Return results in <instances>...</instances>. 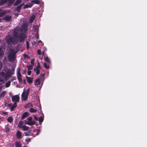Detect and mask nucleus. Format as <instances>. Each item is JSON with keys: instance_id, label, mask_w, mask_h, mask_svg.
Masks as SVG:
<instances>
[{"instance_id": "18", "label": "nucleus", "mask_w": 147, "mask_h": 147, "mask_svg": "<svg viewBox=\"0 0 147 147\" xmlns=\"http://www.w3.org/2000/svg\"><path fill=\"white\" fill-rule=\"evenodd\" d=\"M17 105V103L16 102H14L13 105H12L11 108V111H13L14 109L16 107Z\"/></svg>"}, {"instance_id": "52", "label": "nucleus", "mask_w": 147, "mask_h": 147, "mask_svg": "<svg viewBox=\"0 0 147 147\" xmlns=\"http://www.w3.org/2000/svg\"><path fill=\"white\" fill-rule=\"evenodd\" d=\"M3 113L5 115H7L8 114V112L5 111H4L3 112Z\"/></svg>"}, {"instance_id": "42", "label": "nucleus", "mask_w": 147, "mask_h": 147, "mask_svg": "<svg viewBox=\"0 0 147 147\" xmlns=\"http://www.w3.org/2000/svg\"><path fill=\"white\" fill-rule=\"evenodd\" d=\"M26 48L27 50H28L29 48V43L28 41H26Z\"/></svg>"}, {"instance_id": "43", "label": "nucleus", "mask_w": 147, "mask_h": 147, "mask_svg": "<svg viewBox=\"0 0 147 147\" xmlns=\"http://www.w3.org/2000/svg\"><path fill=\"white\" fill-rule=\"evenodd\" d=\"M44 66L45 67V68H46L47 69H49V66H48L47 65L46 63H44Z\"/></svg>"}, {"instance_id": "21", "label": "nucleus", "mask_w": 147, "mask_h": 147, "mask_svg": "<svg viewBox=\"0 0 147 147\" xmlns=\"http://www.w3.org/2000/svg\"><path fill=\"white\" fill-rule=\"evenodd\" d=\"M13 119L11 117H9L7 119V122L10 123H12L13 121Z\"/></svg>"}, {"instance_id": "56", "label": "nucleus", "mask_w": 147, "mask_h": 147, "mask_svg": "<svg viewBox=\"0 0 147 147\" xmlns=\"http://www.w3.org/2000/svg\"><path fill=\"white\" fill-rule=\"evenodd\" d=\"M36 38L37 39H38L39 38V36L38 34V33H37V34H36Z\"/></svg>"}, {"instance_id": "1", "label": "nucleus", "mask_w": 147, "mask_h": 147, "mask_svg": "<svg viewBox=\"0 0 147 147\" xmlns=\"http://www.w3.org/2000/svg\"><path fill=\"white\" fill-rule=\"evenodd\" d=\"M5 41L8 45L11 44L16 45L17 44L18 41V39L16 37H13L11 36L8 35L6 37Z\"/></svg>"}, {"instance_id": "20", "label": "nucleus", "mask_w": 147, "mask_h": 147, "mask_svg": "<svg viewBox=\"0 0 147 147\" xmlns=\"http://www.w3.org/2000/svg\"><path fill=\"white\" fill-rule=\"evenodd\" d=\"M35 18V16L34 15H32L29 19V21L30 23H32L33 22Z\"/></svg>"}, {"instance_id": "27", "label": "nucleus", "mask_w": 147, "mask_h": 147, "mask_svg": "<svg viewBox=\"0 0 147 147\" xmlns=\"http://www.w3.org/2000/svg\"><path fill=\"white\" fill-rule=\"evenodd\" d=\"M6 3L5 0H0V6H2Z\"/></svg>"}, {"instance_id": "53", "label": "nucleus", "mask_w": 147, "mask_h": 147, "mask_svg": "<svg viewBox=\"0 0 147 147\" xmlns=\"http://www.w3.org/2000/svg\"><path fill=\"white\" fill-rule=\"evenodd\" d=\"M45 74H41V75H40V77H42L43 78H44V76H45Z\"/></svg>"}, {"instance_id": "62", "label": "nucleus", "mask_w": 147, "mask_h": 147, "mask_svg": "<svg viewBox=\"0 0 147 147\" xmlns=\"http://www.w3.org/2000/svg\"><path fill=\"white\" fill-rule=\"evenodd\" d=\"M14 147V145L13 144H12L11 146H10L9 147Z\"/></svg>"}, {"instance_id": "48", "label": "nucleus", "mask_w": 147, "mask_h": 147, "mask_svg": "<svg viewBox=\"0 0 147 147\" xmlns=\"http://www.w3.org/2000/svg\"><path fill=\"white\" fill-rule=\"evenodd\" d=\"M33 116H34V119L36 121H38V118L35 115H34Z\"/></svg>"}, {"instance_id": "37", "label": "nucleus", "mask_w": 147, "mask_h": 147, "mask_svg": "<svg viewBox=\"0 0 147 147\" xmlns=\"http://www.w3.org/2000/svg\"><path fill=\"white\" fill-rule=\"evenodd\" d=\"M21 76H19V75L17 76L18 79V81H19V82H22V79L21 77Z\"/></svg>"}, {"instance_id": "17", "label": "nucleus", "mask_w": 147, "mask_h": 147, "mask_svg": "<svg viewBox=\"0 0 147 147\" xmlns=\"http://www.w3.org/2000/svg\"><path fill=\"white\" fill-rule=\"evenodd\" d=\"M4 55V51L2 50V47H0V58H2Z\"/></svg>"}, {"instance_id": "11", "label": "nucleus", "mask_w": 147, "mask_h": 147, "mask_svg": "<svg viewBox=\"0 0 147 147\" xmlns=\"http://www.w3.org/2000/svg\"><path fill=\"white\" fill-rule=\"evenodd\" d=\"M6 3H7L8 6H10L15 1V0H5Z\"/></svg>"}, {"instance_id": "32", "label": "nucleus", "mask_w": 147, "mask_h": 147, "mask_svg": "<svg viewBox=\"0 0 147 147\" xmlns=\"http://www.w3.org/2000/svg\"><path fill=\"white\" fill-rule=\"evenodd\" d=\"M20 67H18V68L17 69V75H19L20 76H22V75L20 72Z\"/></svg>"}, {"instance_id": "59", "label": "nucleus", "mask_w": 147, "mask_h": 147, "mask_svg": "<svg viewBox=\"0 0 147 147\" xmlns=\"http://www.w3.org/2000/svg\"><path fill=\"white\" fill-rule=\"evenodd\" d=\"M26 82V80L25 79H24L23 80V83L24 84H25Z\"/></svg>"}, {"instance_id": "30", "label": "nucleus", "mask_w": 147, "mask_h": 147, "mask_svg": "<svg viewBox=\"0 0 147 147\" xmlns=\"http://www.w3.org/2000/svg\"><path fill=\"white\" fill-rule=\"evenodd\" d=\"M5 131L6 132H7L10 131V129L8 125H6L5 126Z\"/></svg>"}, {"instance_id": "60", "label": "nucleus", "mask_w": 147, "mask_h": 147, "mask_svg": "<svg viewBox=\"0 0 147 147\" xmlns=\"http://www.w3.org/2000/svg\"><path fill=\"white\" fill-rule=\"evenodd\" d=\"M12 105V104L11 103L9 104H8V106L9 107H11H11Z\"/></svg>"}, {"instance_id": "44", "label": "nucleus", "mask_w": 147, "mask_h": 147, "mask_svg": "<svg viewBox=\"0 0 147 147\" xmlns=\"http://www.w3.org/2000/svg\"><path fill=\"white\" fill-rule=\"evenodd\" d=\"M40 63L38 61L37 62V65L36 68H40Z\"/></svg>"}, {"instance_id": "9", "label": "nucleus", "mask_w": 147, "mask_h": 147, "mask_svg": "<svg viewBox=\"0 0 147 147\" xmlns=\"http://www.w3.org/2000/svg\"><path fill=\"white\" fill-rule=\"evenodd\" d=\"M29 115V113L27 112H24L23 114L22 117H21V119L23 120L27 117H28Z\"/></svg>"}, {"instance_id": "12", "label": "nucleus", "mask_w": 147, "mask_h": 147, "mask_svg": "<svg viewBox=\"0 0 147 147\" xmlns=\"http://www.w3.org/2000/svg\"><path fill=\"white\" fill-rule=\"evenodd\" d=\"M26 78L28 82L30 84H31L32 83L33 78L31 77L27 76Z\"/></svg>"}, {"instance_id": "63", "label": "nucleus", "mask_w": 147, "mask_h": 147, "mask_svg": "<svg viewBox=\"0 0 147 147\" xmlns=\"http://www.w3.org/2000/svg\"><path fill=\"white\" fill-rule=\"evenodd\" d=\"M2 86H0V90L2 89Z\"/></svg>"}, {"instance_id": "5", "label": "nucleus", "mask_w": 147, "mask_h": 147, "mask_svg": "<svg viewBox=\"0 0 147 147\" xmlns=\"http://www.w3.org/2000/svg\"><path fill=\"white\" fill-rule=\"evenodd\" d=\"M20 32L19 29L18 28H15L13 31V36L18 39V34Z\"/></svg>"}, {"instance_id": "13", "label": "nucleus", "mask_w": 147, "mask_h": 147, "mask_svg": "<svg viewBox=\"0 0 147 147\" xmlns=\"http://www.w3.org/2000/svg\"><path fill=\"white\" fill-rule=\"evenodd\" d=\"M23 30H24L25 32L27 31V26L25 24H24L22 26V29L21 31L22 32Z\"/></svg>"}, {"instance_id": "2", "label": "nucleus", "mask_w": 147, "mask_h": 147, "mask_svg": "<svg viewBox=\"0 0 147 147\" xmlns=\"http://www.w3.org/2000/svg\"><path fill=\"white\" fill-rule=\"evenodd\" d=\"M17 53V51H15L13 49L11 50L8 55L9 61L13 62L15 61L16 59L15 55Z\"/></svg>"}, {"instance_id": "40", "label": "nucleus", "mask_w": 147, "mask_h": 147, "mask_svg": "<svg viewBox=\"0 0 147 147\" xmlns=\"http://www.w3.org/2000/svg\"><path fill=\"white\" fill-rule=\"evenodd\" d=\"M26 136H29L30 135L31 133L30 131L26 132L24 133Z\"/></svg>"}, {"instance_id": "33", "label": "nucleus", "mask_w": 147, "mask_h": 147, "mask_svg": "<svg viewBox=\"0 0 147 147\" xmlns=\"http://www.w3.org/2000/svg\"><path fill=\"white\" fill-rule=\"evenodd\" d=\"M44 120V117L42 116L40 117L39 119L38 120L39 123H42Z\"/></svg>"}, {"instance_id": "15", "label": "nucleus", "mask_w": 147, "mask_h": 147, "mask_svg": "<svg viewBox=\"0 0 147 147\" xmlns=\"http://www.w3.org/2000/svg\"><path fill=\"white\" fill-rule=\"evenodd\" d=\"M12 17L10 16H5L3 18V19L6 21H10L11 20Z\"/></svg>"}, {"instance_id": "25", "label": "nucleus", "mask_w": 147, "mask_h": 147, "mask_svg": "<svg viewBox=\"0 0 147 147\" xmlns=\"http://www.w3.org/2000/svg\"><path fill=\"white\" fill-rule=\"evenodd\" d=\"M35 83L37 85H39L40 84V79L39 78H37L36 79L35 81Z\"/></svg>"}, {"instance_id": "8", "label": "nucleus", "mask_w": 147, "mask_h": 147, "mask_svg": "<svg viewBox=\"0 0 147 147\" xmlns=\"http://www.w3.org/2000/svg\"><path fill=\"white\" fill-rule=\"evenodd\" d=\"M16 138L18 139L22 138V136L21 132L19 130H18L16 133Z\"/></svg>"}, {"instance_id": "51", "label": "nucleus", "mask_w": 147, "mask_h": 147, "mask_svg": "<svg viewBox=\"0 0 147 147\" xmlns=\"http://www.w3.org/2000/svg\"><path fill=\"white\" fill-rule=\"evenodd\" d=\"M16 80V76H14L13 77L12 79L11 80V81H13L14 80Z\"/></svg>"}, {"instance_id": "41", "label": "nucleus", "mask_w": 147, "mask_h": 147, "mask_svg": "<svg viewBox=\"0 0 147 147\" xmlns=\"http://www.w3.org/2000/svg\"><path fill=\"white\" fill-rule=\"evenodd\" d=\"M30 89L29 88H28L27 90L25 92V94L26 95H28H28L29 94V92L30 91Z\"/></svg>"}, {"instance_id": "49", "label": "nucleus", "mask_w": 147, "mask_h": 147, "mask_svg": "<svg viewBox=\"0 0 147 147\" xmlns=\"http://www.w3.org/2000/svg\"><path fill=\"white\" fill-rule=\"evenodd\" d=\"M31 72H32L31 71H30V70H28L27 71V74L28 75H31Z\"/></svg>"}, {"instance_id": "14", "label": "nucleus", "mask_w": 147, "mask_h": 147, "mask_svg": "<svg viewBox=\"0 0 147 147\" xmlns=\"http://www.w3.org/2000/svg\"><path fill=\"white\" fill-rule=\"evenodd\" d=\"M24 3L22 4L19 5L18 6L16 9H15V10H16V11L18 12H19L20 11V10L21 9L22 6L24 5Z\"/></svg>"}, {"instance_id": "50", "label": "nucleus", "mask_w": 147, "mask_h": 147, "mask_svg": "<svg viewBox=\"0 0 147 147\" xmlns=\"http://www.w3.org/2000/svg\"><path fill=\"white\" fill-rule=\"evenodd\" d=\"M3 64L2 63L0 62V71L1 70Z\"/></svg>"}, {"instance_id": "10", "label": "nucleus", "mask_w": 147, "mask_h": 147, "mask_svg": "<svg viewBox=\"0 0 147 147\" xmlns=\"http://www.w3.org/2000/svg\"><path fill=\"white\" fill-rule=\"evenodd\" d=\"M33 132L36 133V134L34 135L33 133H32L31 136L34 137H35L36 135H38L39 134V133H40V130L39 129H35L33 131Z\"/></svg>"}, {"instance_id": "31", "label": "nucleus", "mask_w": 147, "mask_h": 147, "mask_svg": "<svg viewBox=\"0 0 147 147\" xmlns=\"http://www.w3.org/2000/svg\"><path fill=\"white\" fill-rule=\"evenodd\" d=\"M31 2L38 4L40 3V1L38 0H33L31 1Z\"/></svg>"}, {"instance_id": "46", "label": "nucleus", "mask_w": 147, "mask_h": 147, "mask_svg": "<svg viewBox=\"0 0 147 147\" xmlns=\"http://www.w3.org/2000/svg\"><path fill=\"white\" fill-rule=\"evenodd\" d=\"M37 53L39 55H41V51L39 49L37 50Z\"/></svg>"}, {"instance_id": "36", "label": "nucleus", "mask_w": 147, "mask_h": 147, "mask_svg": "<svg viewBox=\"0 0 147 147\" xmlns=\"http://www.w3.org/2000/svg\"><path fill=\"white\" fill-rule=\"evenodd\" d=\"M23 124L22 121H20L18 124V127L20 128H22V125Z\"/></svg>"}, {"instance_id": "16", "label": "nucleus", "mask_w": 147, "mask_h": 147, "mask_svg": "<svg viewBox=\"0 0 147 147\" xmlns=\"http://www.w3.org/2000/svg\"><path fill=\"white\" fill-rule=\"evenodd\" d=\"M14 71L15 69L14 68L12 69V71L13 72V73L10 74V73L9 72L7 73L6 74V77H8L9 78H10L11 76V75L13 74L14 73Z\"/></svg>"}, {"instance_id": "61", "label": "nucleus", "mask_w": 147, "mask_h": 147, "mask_svg": "<svg viewBox=\"0 0 147 147\" xmlns=\"http://www.w3.org/2000/svg\"><path fill=\"white\" fill-rule=\"evenodd\" d=\"M9 72L10 73V74H11L13 73V72L12 71H12H11Z\"/></svg>"}, {"instance_id": "64", "label": "nucleus", "mask_w": 147, "mask_h": 147, "mask_svg": "<svg viewBox=\"0 0 147 147\" xmlns=\"http://www.w3.org/2000/svg\"><path fill=\"white\" fill-rule=\"evenodd\" d=\"M26 69H25L24 70V73H25L26 72Z\"/></svg>"}, {"instance_id": "47", "label": "nucleus", "mask_w": 147, "mask_h": 147, "mask_svg": "<svg viewBox=\"0 0 147 147\" xmlns=\"http://www.w3.org/2000/svg\"><path fill=\"white\" fill-rule=\"evenodd\" d=\"M26 142H28L30 141L31 139L30 138H28L26 139Z\"/></svg>"}, {"instance_id": "26", "label": "nucleus", "mask_w": 147, "mask_h": 147, "mask_svg": "<svg viewBox=\"0 0 147 147\" xmlns=\"http://www.w3.org/2000/svg\"><path fill=\"white\" fill-rule=\"evenodd\" d=\"M34 70L35 72H36L37 75H38L40 73V70L39 68H36L34 69Z\"/></svg>"}, {"instance_id": "23", "label": "nucleus", "mask_w": 147, "mask_h": 147, "mask_svg": "<svg viewBox=\"0 0 147 147\" xmlns=\"http://www.w3.org/2000/svg\"><path fill=\"white\" fill-rule=\"evenodd\" d=\"M33 28L34 29V31L38 33V28L37 26H33Z\"/></svg>"}, {"instance_id": "38", "label": "nucleus", "mask_w": 147, "mask_h": 147, "mask_svg": "<svg viewBox=\"0 0 147 147\" xmlns=\"http://www.w3.org/2000/svg\"><path fill=\"white\" fill-rule=\"evenodd\" d=\"M45 61L48 62L49 63H51V61L48 57H47L45 58Z\"/></svg>"}, {"instance_id": "4", "label": "nucleus", "mask_w": 147, "mask_h": 147, "mask_svg": "<svg viewBox=\"0 0 147 147\" xmlns=\"http://www.w3.org/2000/svg\"><path fill=\"white\" fill-rule=\"evenodd\" d=\"M26 37V35L25 33L21 32L18 36V38L19 39L20 42H24L25 39Z\"/></svg>"}, {"instance_id": "45", "label": "nucleus", "mask_w": 147, "mask_h": 147, "mask_svg": "<svg viewBox=\"0 0 147 147\" xmlns=\"http://www.w3.org/2000/svg\"><path fill=\"white\" fill-rule=\"evenodd\" d=\"M35 59H32L31 61V63L32 64V65H33L34 64Z\"/></svg>"}, {"instance_id": "29", "label": "nucleus", "mask_w": 147, "mask_h": 147, "mask_svg": "<svg viewBox=\"0 0 147 147\" xmlns=\"http://www.w3.org/2000/svg\"><path fill=\"white\" fill-rule=\"evenodd\" d=\"M22 128L23 130L24 131H27L28 129V126H26L25 125L23 126Z\"/></svg>"}, {"instance_id": "58", "label": "nucleus", "mask_w": 147, "mask_h": 147, "mask_svg": "<svg viewBox=\"0 0 147 147\" xmlns=\"http://www.w3.org/2000/svg\"><path fill=\"white\" fill-rule=\"evenodd\" d=\"M29 107H30V106H28V105L26 104L25 106V108H27Z\"/></svg>"}, {"instance_id": "34", "label": "nucleus", "mask_w": 147, "mask_h": 147, "mask_svg": "<svg viewBox=\"0 0 147 147\" xmlns=\"http://www.w3.org/2000/svg\"><path fill=\"white\" fill-rule=\"evenodd\" d=\"M11 82L10 81H8L6 82L5 84V87L6 88H8L9 86L10 85Z\"/></svg>"}, {"instance_id": "28", "label": "nucleus", "mask_w": 147, "mask_h": 147, "mask_svg": "<svg viewBox=\"0 0 147 147\" xmlns=\"http://www.w3.org/2000/svg\"><path fill=\"white\" fill-rule=\"evenodd\" d=\"M6 93V92L5 91H2L0 94V98H1L2 97L4 96Z\"/></svg>"}, {"instance_id": "57", "label": "nucleus", "mask_w": 147, "mask_h": 147, "mask_svg": "<svg viewBox=\"0 0 147 147\" xmlns=\"http://www.w3.org/2000/svg\"><path fill=\"white\" fill-rule=\"evenodd\" d=\"M27 105H28V106H30V107L31 106H32V104L30 102L28 103Z\"/></svg>"}, {"instance_id": "22", "label": "nucleus", "mask_w": 147, "mask_h": 147, "mask_svg": "<svg viewBox=\"0 0 147 147\" xmlns=\"http://www.w3.org/2000/svg\"><path fill=\"white\" fill-rule=\"evenodd\" d=\"M15 147H21L22 145L20 142H16L15 143Z\"/></svg>"}, {"instance_id": "6", "label": "nucleus", "mask_w": 147, "mask_h": 147, "mask_svg": "<svg viewBox=\"0 0 147 147\" xmlns=\"http://www.w3.org/2000/svg\"><path fill=\"white\" fill-rule=\"evenodd\" d=\"M20 97L18 95H16L12 97V100L14 102L17 103L19 102Z\"/></svg>"}, {"instance_id": "19", "label": "nucleus", "mask_w": 147, "mask_h": 147, "mask_svg": "<svg viewBox=\"0 0 147 147\" xmlns=\"http://www.w3.org/2000/svg\"><path fill=\"white\" fill-rule=\"evenodd\" d=\"M32 6V5L31 4H30V3H29V4H27L25 5L24 6L23 8L24 9H25L27 8H28L31 7Z\"/></svg>"}, {"instance_id": "35", "label": "nucleus", "mask_w": 147, "mask_h": 147, "mask_svg": "<svg viewBox=\"0 0 147 147\" xmlns=\"http://www.w3.org/2000/svg\"><path fill=\"white\" fill-rule=\"evenodd\" d=\"M30 111L31 113H35L37 111V110L33 108H31L30 109Z\"/></svg>"}, {"instance_id": "39", "label": "nucleus", "mask_w": 147, "mask_h": 147, "mask_svg": "<svg viewBox=\"0 0 147 147\" xmlns=\"http://www.w3.org/2000/svg\"><path fill=\"white\" fill-rule=\"evenodd\" d=\"M27 67L28 68V70H30L32 69L33 66L32 65H29L27 66Z\"/></svg>"}, {"instance_id": "55", "label": "nucleus", "mask_w": 147, "mask_h": 147, "mask_svg": "<svg viewBox=\"0 0 147 147\" xmlns=\"http://www.w3.org/2000/svg\"><path fill=\"white\" fill-rule=\"evenodd\" d=\"M14 15L16 16H18L19 15V14L18 13H14Z\"/></svg>"}, {"instance_id": "7", "label": "nucleus", "mask_w": 147, "mask_h": 147, "mask_svg": "<svg viewBox=\"0 0 147 147\" xmlns=\"http://www.w3.org/2000/svg\"><path fill=\"white\" fill-rule=\"evenodd\" d=\"M24 90H25L24 89V91L22 92V100L26 101L27 100V98H28V96L26 95L25 94Z\"/></svg>"}, {"instance_id": "3", "label": "nucleus", "mask_w": 147, "mask_h": 147, "mask_svg": "<svg viewBox=\"0 0 147 147\" xmlns=\"http://www.w3.org/2000/svg\"><path fill=\"white\" fill-rule=\"evenodd\" d=\"M28 121H25V123L29 125H32L35 124V122L34 121H32V117H30L27 119Z\"/></svg>"}, {"instance_id": "24", "label": "nucleus", "mask_w": 147, "mask_h": 147, "mask_svg": "<svg viewBox=\"0 0 147 147\" xmlns=\"http://www.w3.org/2000/svg\"><path fill=\"white\" fill-rule=\"evenodd\" d=\"M21 2V0H17L14 3L13 5L14 6H16L20 3Z\"/></svg>"}, {"instance_id": "54", "label": "nucleus", "mask_w": 147, "mask_h": 147, "mask_svg": "<svg viewBox=\"0 0 147 147\" xmlns=\"http://www.w3.org/2000/svg\"><path fill=\"white\" fill-rule=\"evenodd\" d=\"M23 56L25 58H26L27 57V55L26 54H24L23 55Z\"/></svg>"}]
</instances>
